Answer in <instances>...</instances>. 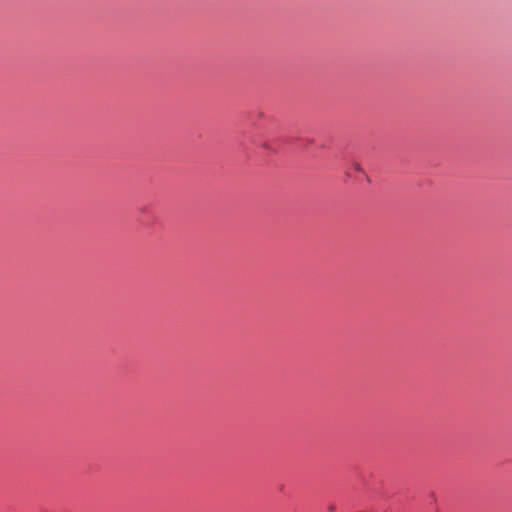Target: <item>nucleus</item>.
<instances>
[{
    "label": "nucleus",
    "mask_w": 512,
    "mask_h": 512,
    "mask_svg": "<svg viewBox=\"0 0 512 512\" xmlns=\"http://www.w3.org/2000/svg\"><path fill=\"white\" fill-rule=\"evenodd\" d=\"M354 169H355L356 171H359V172H360V171H362V168H361V166H360L358 163H355V164H354Z\"/></svg>",
    "instance_id": "obj_1"
}]
</instances>
